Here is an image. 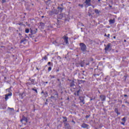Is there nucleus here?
<instances>
[{"mask_svg":"<svg viewBox=\"0 0 129 129\" xmlns=\"http://www.w3.org/2000/svg\"><path fill=\"white\" fill-rule=\"evenodd\" d=\"M21 122H23V121H25L26 123L28 122V118L25 116L22 117V119L20 120Z\"/></svg>","mask_w":129,"mask_h":129,"instance_id":"obj_7","label":"nucleus"},{"mask_svg":"<svg viewBox=\"0 0 129 129\" xmlns=\"http://www.w3.org/2000/svg\"><path fill=\"white\" fill-rule=\"evenodd\" d=\"M107 37H108V38H109V37H110V34H107Z\"/></svg>","mask_w":129,"mask_h":129,"instance_id":"obj_32","label":"nucleus"},{"mask_svg":"<svg viewBox=\"0 0 129 129\" xmlns=\"http://www.w3.org/2000/svg\"><path fill=\"white\" fill-rule=\"evenodd\" d=\"M75 85H77V80L73 79L72 82L70 83V87H74Z\"/></svg>","mask_w":129,"mask_h":129,"instance_id":"obj_3","label":"nucleus"},{"mask_svg":"<svg viewBox=\"0 0 129 129\" xmlns=\"http://www.w3.org/2000/svg\"><path fill=\"white\" fill-rule=\"evenodd\" d=\"M98 1H100V0H98Z\"/></svg>","mask_w":129,"mask_h":129,"instance_id":"obj_50","label":"nucleus"},{"mask_svg":"<svg viewBox=\"0 0 129 129\" xmlns=\"http://www.w3.org/2000/svg\"><path fill=\"white\" fill-rule=\"evenodd\" d=\"M43 93L44 94V91H42L41 92V94H43Z\"/></svg>","mask_w":129,"mask_h":129,"instance_id":"obj_39","label":"nucleus"},{"mask_svg":"<svg viewBox=\"0 0 129 129\" xmlns=\"http://www.w3.org/2000/svg\"><path fill=\"white\" fill-rule=\"evenodd\" d=\"M49 77H50V79H53V78H55V76L50 75Z\"/></svg>","mask_w":129,"mask_h":129,"instance_id":"obj_25","label":"nucleus"},{"mask_svg":"<svg viewBox=\"0 0 129 129\" xmlns=\"http://www.w3.org/2000/svg\"><path fill=\"white\" fill-rule=\"evenodd\" d=\"M100 98L101 99V101H105L106 99V97L103 95H100Z\"/></svg>","mask_w":129,"mask_h":129,"instance_id":"obj_8","label":"nucleus"},{"mask_svg":"<svg viewBox=\"0 0 129 129\" xmlns=\"http://www.w3.org/2000/svg\"><path fill=\"white\" fill-rule=\"evenodd\" d=\"M105 51H111V44L108 43L105 48Z\"/></svg>","mask_w":129,"mask_h":129,"instance_id":"obj_5","label":"nucleus"},{"mask_svg":"<svg viewBox=\"0 0 129 129\" xmlns=\"http://www.w3.org/2000/svg\"><path fill=\"white\" fill-rule=\"evenodd\" d=\"M124 123H125V122H121V124H122L123 125H124Z\"/></svg>","mask_w":129,"mask_h":129,"instance_id":"obj_30","label":"nucleus"},{"mask_svg":"<svg viewBox=\"0 0 129 129\" xmlns=\"http://www.w3.org/2000/svg\"><path fill=\"white\" fill-rule=\"evenodd\" d=\"M25 33H26V34H28V33H30V29H26L25 30Z\"/></svg>","mask_w":129,"mask_h":129,"instance_id":"obj_19","label":"nucleus"},{"mask_svg":"<svg viewBox=\"0 0 129 129\" xmlns=\"http://www.w3.org/2000/svg\"><path fill=\"white\" fill-rule=\"evenodd\" d=\"M81 126L83 127V128H87L88 127V126H89V125H88L85 123H83L81 125Z\"/></svg>","mask_w":129,"mask_h":129,"instance_id":"obj_9","label":"nucleus"},{"mask_svg":"<svg viewBox=\"0 0 129 129\" xmlns=\"http://www.w3.org/2000/svg\"><path fill=\"white\" fill-rule=\"evenodd\" d=\"M89 117V115H87L86 116V118H88Z\"/></svg>","mask_w":129,"mask_h":129,"instance_id":"obj_36","label":"nucleus"},{"mask_svg":"<svg viewBox=\"0 0 129 129\" xmlns=\"http://www.w3.org/2000/svg\"><path fill=\"white\" fill-rule=\"evenodd\" d=\"M72 122H73L74 124H75V122L74 121V120H72Z\"/></svg>","mask_w":129,"mask_h":129,"instance_id":"obj_37","label":"nucleus"},{"mask_svg":"<svg viewBox=\"0 0 129 129\" xmlns=\"http://www.w3.org/2000/svg\"><path fill=\"white\" fill-rule=\"evenodd\" d=\"M21 129H25V128H21Z\"/></svg>","mask_w":129,"mask_h":129,"instance_id":"obj_48","label":"nucleus"},{"mask_svg":"<svg viewBox=\"0 0 129 129\" xmlns=\"http://www.w3.org/2000/svg\"><path fill=\"white\" fill-rule=\"evenodd\" d=\"M62 118H63V119H64V120L63 121V122H64V126H65L66 128L70 127V125H69V124L68 123H66V121H67V117L62 116Z\"/></svg>","mask_w":129,"mask_h":129,"instance_id":"obj_2","label":"nucleus"},{"mask_svg":"<svg viewBox=\"0 0 129 129\" xmlns=\"http://www.w3.org/2000/svg\"><path fill=\"white\" fill-rule=\"evenodd\" d=\"M41 18H44V16H41Z\"/></svg>","mask_w":129,"mask_h":129,"instance_id":"obj_43","label":"nucleus"},{"mask_svg":"<svg viewBox=\"0 0 129 129\" xmlns=\"http://www.w3.org/2000/svg\"><path fill=\"white\" fill-rule=\"evenodd\" d=\"M110 24H114V23H115V19H110L109 21Z\"/></svg>","mask_w":129,"mask_h":129,"instance_id":"obj_14","label":"nucleus"},{"mask_svg":"<svg viewBox=\"0 0 129 129\" xmlns=\"http://www.w3.org/2000/svg\"><path fill=\"white\" fill-rule=\"evenodd\" d=\"M44 96H45V97H47L48 96V93L47 92H45L44 93Z\"/></svg>","mask_w":129,"mask_h":129,"instance_id":"obj_21","label":"nucleus"},{"mask_svg":"<svg viewBox=\"0 0 129 129\" xmlns=\"http://www.w3.org/2000/svg\"><path fill=\"white\" fill-rule=\"evenodd\" d=\"M115 38H116V37L113 36V39H115Z\"/></svg>","mask_w":129,"mask_h":129,"instance_id":"obj_42","label":"nucleus"},{"mask_svg":"<svg viewBox=\"0 0 129 129\" xmlns=\"http://www.w3.org/2000/svg\"><path fill=\"white\" fill-rule=\"evenodd\" d=\"M124 42L125 43V42H126V40L124 39Z\"/></svg>","mask_w":129,"mask_h":129,"instance_id":"obj_41","label":"nucleus"},{"mask_svg":"<svg viewBox=\"0 0 129 129\" xmlns=\"http://www.w3.org/2000/svg\"><path fill=\"white\" fill-rule=\"evenodd\" d=\"M95 129H98L97 128H95Z\"/></svg>","mask_w":129,"mask_h":129,"instance_id":"obj_47","label":"nucleus"},{"mask_svg":"<svg viewBox=\"0 0 129 129\" xmlns=\"http://www.w3.org/2000/svg\"><path fill=\"white\" fill-rule=\"evenodd\" d=\"M7 0H2V4H5V3H6Z\"/></svg>","mask_w":129,"mask_h":129,"instance_id":"obj_27","label":"nucleus"},{"mask_svg":"<svg viewBox=\"0 0 129 129\" xmlns=\"http://www.w3.org/2000/svg\"><path fill=\"white\" fill-rule=\"evenodd\" d=\"M124 97H127V95L124 94Z\"/></svg>","mask_w":129,"mask_h":129,"instance_id":"obj_35","label":"nucleus"},{"mask_svg":"<svg viewBox=\"0 0 129 129\" xmlns=\"http://www.w3.org/2000/svg\"><path fill=\"white\" fill-rule=\"evenodd\" d=\"M68 34H66V35H64L62 37V39L64 40V41L66 44L68 43V40H69V38L68 37Z\"/></svg>","mask_w":129,"mask_h":129,"instance_id":"obj_4","label":"nucleus"},{"mask_svg":"<svg viewBox=\"0 0 129 129\" xmlns=\"http://www.w3.org/2000/svg\"><path fill=\"white\" fill-rule=\"evenodd\" d=\"M95 13H96V14H99V11H98V9H95Z\"/></svg>","mask_w":129,"mask_h":129,"instance_id":"obj_20","label":"nucleus"},{"mask_svg":"<svg viewBox=\"0 0 129 129\" xmlns=\"http://www.w3.org/2000/svg\"><path fill=\"white\" fill-rule=\"evenodd\" d=\"M51 70H52V67H49L48 68V72H50V71H51Z\"/></svg>","mask_w":129,"mask_h":129,"instance_id":"obj_24","label":"nucleus"},{"mask_svg":"<svg viewBox=\"0 0 129 129\" xmlns=\"http://www.w3.org/2000/svg\"><path fill=\"white\" fill-rule=\"evenodd\" d=\"M47 64H48V65H50V64H51V62H50V61L48 62L47 63Z\"/></svg>","mask_w":129,"mask_h":129,"instance_id":"obj_34","label":"nucleus"},{"mask_svg":"<svg viewBox=\"0 0 129 129\" xmlns=\"http://www.w3.org/2000/svg\"><path fill=\"white\" fill-rule=\"evenodd\" d=\"M24 42V40H21V43H23Z\"/></svg>","mask_w":129,"mask_h":129,"instance_id":"obj_38","label":"nucleus"},{"mask_svg":"<svg viewBox=\"0 0 129 129\" xmlns=\"http://www.w3.org/2000/svg\"><path fill=\"white\" fill-rule=\"evenodd\" d=\"M46 83L47 84V83H48V82H46Z\"/></svg>","mask_w":129,"mask_h":129,"instance_id":"obj_46","label":"nucleus"},{"mask_svg":"<svg viewBox=\"0 0 129 129\" xmlns=\"http://www.w3.org/2000/svg\"><path fill=\"white\" fill-rule=\"evenodd\" d=\"M49 15H50V16H52V15H55V12H54V11L53 10L51 11H49Z\"/></svg>","mask_w":129,"mask_h":129,"instance_id":"obj_15","label":"nucleus"},{"mask_svg":"<svg viewBox=\"0 0 129 129\" xmlns=\"http://www.w3.org/2000/svg\"><path fill=\"white\" fill-rule=\"evenodd\" d=\"M122 121H123V122H125V121H126V119H125V117H123L122 119H121Z\"/></svg>","mask_w":129,"mask_h":129,"instance_id":"obj_22","label":"nucleus"},{"mask_svg":"<svg viewBox=\"0 0 129 129\" xmlns=\"http://www.w3.org/2000/svg\"><path fill=\"white\" fill-rule=\"evenodd\" d=\"M29 80H30V81H31L32 84H34V83L35 82V80L31 79V78H30Z\"/></svg>","mask_w":129,"mask_h":129,"instance_id":"obj_16","label":"nucleus"},{"mask_svg":"<svg viewBox=\"0 0 129 129\" xmlns=\"http://www.w3.org/2000/svg\"><path fill=\"white\" fill-rule=\"evenodd\" d=\"M81 81H82V80H81Z\"/></svg>","mask_w":129,"mask_h":129,"instance_id":"obj_49","label":"nucleus"},{"mask_svg":"<svg viewBox=\"0 0 129 129\" xmlns=\"http://www.w3.org/2000/svg\"><path fill=\"white\" fill-rule=\"evenodd\" d=\"M79 92H80V90H78L77 92L74 93V95L77 96H79Z\"/></svg>","mask_w":129,"mask_h":129,"instance_id":"obj_13","label":"nucleus"},{"mask_svg":"<svg viewBox=\"0 0 129 129\" xmlns=\"http://www.w3.org/2000/svg\"><path fill=\"white\" fill-rule=\"evenodd\" d=\"M79 7H81V8H83V5L79 4Z\"/></svg>","mask_w":129,"mask_h":129,"instance_id":"obj_28","label":"nucleus"},{"mask_svg":"<svg viewBox=\"0 0 129 129\" xmlns=\"http://www.w3.org/2000/svg\"><path fill=\"white\" fill-rule=\"evenodd\" d=\"M26 85H31V83L30 82L27 83Z\"/></svg>","mask_w":129,"mask_h":129,"instance_id":"obj_29","label":"nucleus"},{"mask_svg":"<svg viewBox=\"0 0 129 129\" xmlns=\"http://www.w3.org/2000/svg\"><path fill=\"white\" fill-rule=\"evenodd\" d=\"M32 90H33V91H35L36 92V93H38V91L37 90V89H35L34 88H32Z\"/></svg>","mask_w":129,"mask_h":129,"instance_id":"obj_23","label":"nucleus"},{"mask_svg":"<svg viewBox=\"0 0 129 129\" xmlns=\"http://www.w3.org/2000/svg\"><path fill=\"white\" fill-rule=\"evenodd\" d=\"M79 99L80 100V102H82L83 104H85V102L84 101V97L80 96L79 97Z\"/></svg>","mask_w":129,"mask_h":129,"instance_id":"obj_6","label":"nucleus"},{"mask_svg":"<svg viewBox=\"0 0 129 129\" xmlns=\"http://www.w3.org/2000/svg\"><path fill=\"white\" fill-rule=\"evenodd\" d=\"M37 31H38V29H36L35 31H31L32 34H36L37 33Z\"/></svg>","mask_w":129,"mask_h":129,"instance_id":"obj_18","label":"nucleus"},{"mask_svg":"<svg viewBox=\"0 0 129 129\" xmlns=\"http://www.w3.org/2000/svg\"><path fill=\"white\" fill-rule=\"evenodd\" d=\"M61 6H63V4H61Z\"/></svg>","mask_w":129,"mask_h":129,"instance_id":"obj_45","label":"nucleus"},{"mask_svg":"<svg viewBox=\"0 0 129 129\" xmlns=\"http://www.w3.org/2000/svg\"><path fill=\"white\" fill-rule=\"evenodd\" d=\"M57 81H60V79H58Z\"/></svg>","mask_w":129,"mask_h":129,"instance_id":"obj_44","label":"nucleus"},{"mask_svg":"<svg viewBox=\"0 0 129 129\" xmlns=\"http://www.w3.org/2000/svg\"><path fill=\"white\" fill-rule=\"evenodd\" d=\"M80 47L81 50L82 51L83 53H84V52H86L87 47L85 44L83 43H80Z\"/></svg>","mask_w":129,"mask_h":129,"instance_id":"obj_1","label":"nucleus"},{"mask_svg":"<svg viewBox=\"0 0 129 129\" xmlns=\"http://www.w3.org/2000/svg\"><path fill=\"white\" fill-rule=\"evenodd\" d=\"M90 2H91V0H86L85 4L87 5L90 6H91V4H90Z\"/></svg>","mask_w":129,"mask_h":129,"instance_id":"obj_11","label":"nucleus"},{"mask_svg":"<svg viewBox=\"0 0 129 129\" xmlns=\"http://www.w3.org/2000/svg\"><path fill=\"white\" fill-rule=\"evenodd\" d=\"M57 9L58 10H61V11H63V8L62 7H58Z\"/></svg>","mask_w":129,"mask_h":129,"instance_id":"obj_26","label":"nucleus"},{"mask_svg":"<svg viewBox=\"0 0 129 129\" xmlns=\"http://www.w3.org/2000/svg\"><path fill=\"white\" fill-rule=\"evenodd\" d=\"M12 93H9L8 94H6L5 95V100H8L9 99V96H12Z\"/></svg>","mask_w":129,"mask_h":129,"instance_id":"obj_10","label":"nucleus"},{"mask_svg":"<svg viewBox=\"0 0 129 129\" xmlns=\"http://www.w3.org/2000/svg\"><path fill=\"white\" fill-rule=\"evenodd\" d=\"M44 60H48V56H47L46 55H45L43 57H42V58L40 60V62L44 61Z\"/></svg>","mask_w":129,"mask_h":129,"instance_id":"obj_12","label":"nucleus"},{"mask_svg":"<svg viewBox=\"0 0 129 129\" xmlns=\"http://www.w3.org/2000/svg\"><path fill=\"white\" fill-rule=\"evenodd\" d=\"M104 36H105V37H107V35H106V34H105L104 35Z\"/></svg>","mask_w":129,"mask_h":129,"instance_id":"obj_40","label":"nucleus"},{"mask_svg":"<svg viewBox=\"0 0 129 129\" xmlns=\"http://www.w3.org/2000/svg\"><path fill=\"white\" fill-rule=\"evenodd\" d=\"M94 76H95V77H96V76H99V75H98V74H95V75H94Z\"/></svg>","mask_w":129,"mask_h":129,"instance_id":"obj_31","label":"nucleus"},{"mask_svg":"<svg viewBox=\"0 0 129 129\" xmlns=\"http://www.w3.org/2000/svg\"><path fill=\"white\" fill-rule=\"evenodd\" d=\"M115 112H116V113H117V114H119V113H118V109L117 108H115Z\"/></svg>","mask_w":129,"mask_h":129,"instance_id":"obj_17","label":"nucleus"},{"mask_svg":"<svg viewBox=\"0 0 129 129\" xmlns=\"http://www.w3.org/2000/svg\"><path fill=\"white\" fill-rule=\"evenodd\" d=\"M55 95H56V96H58L59 95V94H58V92H56Z\"/></svg>","mask_w":129,"mask_h":129,"instance_id":"obj_33","label":"nucleus"}]
</instances>
